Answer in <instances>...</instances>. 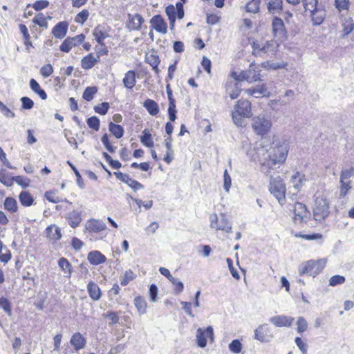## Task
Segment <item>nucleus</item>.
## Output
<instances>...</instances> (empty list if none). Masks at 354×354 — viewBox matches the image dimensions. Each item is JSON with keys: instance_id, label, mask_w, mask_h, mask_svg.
<instances>
[{"instance_id": "nucleus-52", "label": "nucleus", "mask_w": 354, "mask_h": 354, "mask_svg": "<svg viewBox=\"0 0 354 354\" xmlns=\"http://www.w3.org/2000/svg\"><path fill=\"white\" fill-rule=\"evenodd\" d=\"M354 29V24L353 19L349 18L345 23L343 24V33L344 35L350 34Z\"/></svg>"}, {"instance_id": "nucleus-5", "label": "nucleus", "mask_w": 354, "mask_h": 354, "mask_svg": "<svg viewBox=\"0 0 354 354\" xmlns=\"http://www.w3.org/2000/svg\"><path fill=\"white\" fill-rule=\"evenodd\" d=\"M325 259H319L317 261L310 260L302 263L299 267V272L301 275L308 274L315 277L322 271L326 265Z\"/></svg>"}, {"instance_id": "nucleus-46", "label": "nucleus", "mask_w": 354, "mask_h": 354, "mask_svg": "<svg viewBox=\"0 0 354 354\" xmlns=\"http://www.w3.org/2000/svg\"><path fill=\"white\" fill-rule=\"evenodd\" d=\"M97 89L95 86L87 87L82 95V97L86 101H91L93 98V95L97 93Z\"/></svg>"}, {"instance_id": "nucleus-33", "label": "nucleus", "mask_w": 354, "mask_h": 354, "mask_svg": "<svg viewBox=\"0 0 354 354\" xmlns=\"http://www.w3.org/2000/svg\"><path fill=\"white\" fill-rule=\"evenodd\" d=\"M30 87L32 91L37 93L42 100L47 98V94L44 90L41 89L39 83L35 80H30Z\"/></svg>"}, {"instance_id": "nucleus-38", "label": "nucleus", "mask_w": 354, "mask_h": 354, "mask_svg": "<svg viewBox=\"0 0 354 354\" xmlns=\"http://www.w3.org/2000/svg\"><path fill=\"white\" fill-rule=\"evenodd\" d=\"M261 1V0H251L249 1L245 6L246 12L254 14L258 13L259 12Z\"/></svg>"}, {"instance_id": "nucleus-37", "label": "nucleus", "mask_w": 354, "mask_h": 354, "mask_svg": "<svg viewBox=\"0 0 354 354\" xmlns=\"http://www.w3.org/2000/svg\"><path fill=\"white\" fill-rule=\"evenodd\" d=\"M0 182L7 187H11L13 185V177L10 176L6 169L0 170Z\"/></svg>"}, {"instance_id": "nucleus-15", "label": "nucleus", "mask_w": 354, "mask_h": 354, "mask_svg": "<svg viewBox=\"0 0 354 354\" xmlns=\"http://www.w3.org/2000/svg\"><path fill=\"white\" fill-rule=\"evenodd\" d=\"M150 24L153 29L162 34H166L167 31V25L160 15L153 16L151 20Z\"/></svg>"}, {"instance_id": "nucleus-13", "label": "nucleus", "mask_w": 354, "mask_h": 354, "mask_svg": "<svg viewBox=\"0 0 354 354\" xmlns=\"http://www.w3.org/2000/svg\"><path fill=\"white\" fill-rule=\"evenodd\" d=\"M245 91L247 94L254 96L256 98L269 97L270 95V92L266 84L257 85L255 87L246 89Z\"/></svg>"}, {"instance_id": "nucleus-51", "label": "nucleus", "mask_w": 354, "mask_h": 354, "mask_svg": "<svg viewBox=\"0 0 354 354\" xmlns=\"http://www.w3.org/2000/svg\"><path fill=\"white\" fill-rule=\"evenodd\" d=\"M297 332L299 333H301L304 331H306L308 328V323L304 317H299L297 322Z\"/></svg>"}, {"instance_id": "nucleus-49", "label": "nucleus", "mask_w": 354, "mask_h": 354, "mask_svg": "<svg viewBox=\"0 0 354 354\" xmlns=\"http://www.w3.org/2000/svg\"><path fill=\"white\" fill-rule=\"evenodd\" d=\"M74 44L71 40V37H67L61 44L59 49L62 52L68 53L74 47Z\"/></svg>"}, {"instance_id": "nucleus-23", "label": "nucleus", "mask_w": 354, "mask_h": 354, "mask_svg": "<svg viewBox=\"0 0 354 354\" xmlns=\"http://www.w3.org/2000/svg\"><path fill=\"white\" fill-rule=\"evenodd\" d=\"M87 290L90 297L93 301H98L101 297V291L98 285L93 281H91L87 285Z\"/></svg>"}, {"instance_id": "nucleus-17", "label": "nucleus", "mask_w": 354, "mask_h": 354, "mask_svg": "<svg viewBox=\"0 0 354 354\" xmlns=\"http://www.w3.org/2000/svg\"><path fill=\"white\" fill-rule=\"evenodd\" d=\"M272 32L275 37H283L286 35L283 21L281 18L275 17L272 22Z\"/></svg>"}, {"instance_id": "nucleus-2", "label": "nucleus", "mask_w": 354, "mask_h": 354, "mask_svg": "<svg viewBox=\"0 0 354 354\" xmlns=\"http://www.w3.org/2000/svg\"><path fill=\"white\" fill-rule=\"evenodd\" d=\"M306 10L310 12L313 24H322L326 17V10L324 6L318 4V0H301Z\"/></svg>"}, {"instance_id": "nucleus-47", "label": "nucleus", "mask_w": 354, "mask_h": 354, "mask_svg": "<svg viewBox=\"0 0 354 354\" xmlns=\"http://www.w3.org/2000/svg\"><path fill=\"white\" fill-rule=\"evenodd\" d=\"M276 46L272 41H268L262 46V53L274 55L276 52Z\"/></svg>"}, {"instance_id": "nucleus-1", "label": "nucleus", "mask_w": 354, "mask_h": 354, "mask_svg": "<svg viewBox=\"0 0 354 354\" xmlns=\"http://www.w3.org/2000/svg\"><path fill=\"white\" fill-rule=\"evenodd\" d=\"M288 149V143L284 140L273 142L269 149H266L261 145L257 147L255 150L260 165V171L268 176L272 171L279 168L286 160Z\"/></svg>"}, {"instance_id": "nucleus-40", "label": "nucleus", "mask_w": 354, "mask_h": 354, "mask_svg": "<svg viewBox=\"0 0 354 354\" xmlns=\"http://www.w3.org/2000/svg\"><path fill=\"white\" fill-rule=\"evenodd\" d=\"M146 60L152 67L153 70L156 72V73L158 74L159 73V69L158 66L160 63L158 57L153 54H151L147 56Z\"/></svg>"}, {"instance_id": "nucleus-11", "label": "nucleus", "mask_w": 354, "mask_h": 354, "mask_svg": "<svg viewBox=\"0 0 354 354\" xmlns=\"http://www.w3.org/2000/svg\"><path fill=\"white\" fill-rule=\"evenodd\" d=\"M272 338L273 335L267 324L260 325L254 330V339L261 342H269Z\"/></svg>"}, {"instance_id": "nucleus-48", "label": "nucleus", "mask_w": 354, "mask_h": 354, "mask_svg": "<svg viewBox=\"0 0 354 354\" xmlns=\"http://www.w3.org/2000/svg\"><path fill=\"white\" fill-rule=\"evenodd\" d=\"M243 348L242 344L239 339H234L230 344H229V349L231 352L238 354L241 353V350Z\"/></svg>"}, {"instance_id": "nucleus-7", "label": "nucleus", "mask_w": 354, "mask_h": 354, "mask_svg": "<svg viewBox=\"0 0 354 354\" xmlns=\"http://www.w3.org/2000/svg\"><path fill=\"white\" fill-rule=\"evenodd\" d=\"M260 71H261L257 67H256L254 64H251L248 70L241 72L239 75V77L236 79L239 81L245 80L249 83L261 81L262 80Z\"/></svg>"}, {"instance_id": "nucleus-57", "label": "nucleus", "mask_w": 354, "mask_h": 354, "mask_svg": "<svg viewBox=\"0 0 354 354\" xmlns=\"http://www.w3.org/2000/svg\"><path fill=\"white\" fill-rule=\"evenodd\" d=\"M88 15V11L87 10H83L77 15L75 21L77 23L83 24L87 20Z\"/></svg>"}, {"instance_id": "nucleus-36", "label": "nucleus", "mask_w": 354, "mask_h": 354, "mask_svg": "<svg viewBox=\"0 0 354 354\" xmlns=\"http://www.w3.org/2000/svg\"><path fill=\"white\" fill-rule=\"evenodd\" d=\"M109 129L116 138L119 139L124 135L123 127L119 124H115L112 122L109 124Z\"/></svg>"}, {"instance_id": "nucleus-54", "label": "nucleus", "mask_w": 354, "mask_h": 354, "mask_svg": "<svg viewBox=\"0 0 354 354\" xmlns=\"http://www.w3.org/2000/svg\"><path fill=\"white\" fill-rule=\"evenodd\" d=\"M32 21L40 27L47 28L48 26L47 21L43 14H38L36 15L33 18Z\"/></svg>"}, {"instance_id": "nucleus-22", "label": "nucleus", "mask_w": 354, "mask_h": 354, "mask_svg": "<svg viewBox=\"0 0 354 354\" xmlns=\"http://www.w3.org/2000/svg\"><path fill=\"white\" fill-rule=\"evenodd\" d=\"M66 218L73 228L77 227L82 221L81 213L73 210L66 215Z\"/></svg>"}, {"instance_id": "nucleus-3", "label": "nucleus", "mask_w": 354, "mask_h": 354, "mask_svg": "<svg viewBox=\"0 0 354 354\" xmlns=\"http://www.w3.org/2000/svg\"><path fill=\"white\" fill-rule=\"evenodd\" d=\"M272 127L270 118L266 115H259L252 119V128L255 133L264 136L268 134Z\"/></svg>"}, {"instance_id": "nucleus-6", "label": "nucleus", "mask_w": 354, "mask_h": 354, "mask_svg": "<svg viewBox=\"0 0 354 354\" xmlns=\"http://www.w3.org/2000/svg\"><path fill=\"white\" fill-rule=\"evenodd\" d=\"M329 214L328 203L325 198H317L313 208V216L316 221H324Z\"/></svg>"}, {"instance_id": "nucleus-53", "label": "nucleus", "mask_w": 354, "mask_h": 354, "mask_svg": "<svg viewBox=\"0 0 354 354\" xmlns=\"http://www.w3.org/2000/svg\"><path fill=\"white\" fill-rule=\"evenodd\" d=\"M232 186V179L227 170L225 169L223 174V188L226 192H229L230 189Z\"/></svg>"}, {"instance_id": "nucleus-25", "label": "nucleus", "mask_w": 354, "mask_h": 354, "mask_svg": "<svg viewBox=\"0 0 354 354\" xmlns=\"http://www.w3.org/2000/svg\"><path fill=\"white\" fill-rule=\"evenodd\" d=\"M122 82L124 87L129 89L133 88L136 83L135 71H127L124 75V77L123 78Z\"/></svg>"}, {"instance_id": "nucleus-14", "label": "nucleus", "mask_w": 354, "mask_h": 354, "mask_svg": "<svg viewBox=\"0 0 354 354\" xmlns=\"http://www.w3.org/2000/svg\"><path fill=\"white\" fill-rule=\"evenodd\" d=\"M85 228L90 232H100L104 230L106 225L102 220L91 218L86 221Z\"/></svg>"}, {"instance_id": "nucleus-42", "label": "nucleus", "mask_w": 354, "mask_h": 354, "mask_svg": "<svg viewBox=\"0 0 354 354\" xmlns=\"http://www.w3.org/2000/svg\"><path fill=\"white\" fill-rule=\"evenodd\" d=\"M140 142L147 147H152L153 146V141L152 140L151 135L147 131V129L142 131V135L140 137Z\"/></svg>"}, {"instance_id": "nucleus-9", "label": "nucleus", "mask_w": 354, "mask_h": 354, "mask_svg": "<svg viewBox=\"0 0 354 354\" xmlns=\"http://www.w3.org/2000/svg\"><path fill=\"white\" fill-rule=\"evenodd\" d=\"M294 221L295 223L301 224L306 223L310 218V213L305 205L301 203H296L294 206Z\"/></svg>"}, {"instance_id": "nucleus-45", "label": "nucleus", "mask_w": 354, "mask_h": 354, "mask_svg": "<svg viewBox=\"0 0 354 354\" xmlns=\"http://www.w3.org/2000/svg\"><path fill=\"white\" fill-rule=\"evenodd\" d=\"M349 0H335V6L337 10L341 12L348 11L349 8Z\"/></svg>"}, {"instance_id": "nucleus-32", "label": "nucleus", "mask_w": 354, "mask_h": 354, "mask_svg": "<svg viewBox=\"0 0 354 354\" xmlns=\"http://www.w3.org/2000/svg\"><path fill=\"white\" fill-rule=\"evenodd\" d=\"M134 304L140 315H144L147 313V304L143 297L140 296L135 297Z\"/></svg>"}, {"instance_id": "nucleus-64", "label": "nucleus", "mask_w": 354, "mask_h": 354, "mask_svg": "<svg viewBox=\"0 0 354 354\" xmlns=\"http://www.w3.org/2000/svg\"><path fill=\"white\" fill-rule=\"evenodd\" d=\"M53 72V68L51 64H46L43 66L40 70L41 75L44 77H49Z\"/></svg>"}, {"instance_id": "nucleus-58", "label": "nucleus", "mask_w": 354, "mask_h": 354, "mask_svg": "<svg viewBox=\"0 0 354 354\" xmlns=\"http://www.w3.org/2000/svg\"><path fill=\"white\" fill-rule=\"evenodd\" d=\"M109 108V103L107 102H102L97 106H95L94 110L96 113L101 114V115H105Z\"/></svg>"}, {"instance_id": "nucleus-30", "label": "nucleus", "mask_w": 354, "mask_h": 354, "mask_svg": "<svg viewBox=\"0 0 354 354\" xmlns=\"http://www.w3.org/2000/svg\"><path fill=\"white\" fill-rule=\"evenodd\" d=\"M93 35L100 45H103V41L108 37V34L100 26H97L94 28Z\"/></svg>"}, {"instance_id": "nucleus-56", "label": "nucleus", "mask_w": 354, "mask_h": 354, "mask_svg": "<svg viewBox=\"0 0 354 354\" xmlns=\"http://www.w3.org/2000/svg\"><path fill=\"white\" fill-rule=\"evenodd\" d=\"M14 181L17 183L19 185L21 186L24 188L28 187L29 186L30 180L24 178L21 176H17L13 177Z\"/></svg>"}, {"instance_id": "nucleus-31", "label": "nucleus", "mask_w": 354, "mask_h": 354, "mask_svg": "<svg viewBox=\"0 0 354 354\" xmlns=\"http://www.w3.org/2000/svg\"><path fill=\"white\" fill-rule=\"evenodd\" d=\"M305 180L304 176L301 173L297 171L290 178V183L292 185L295 190H299Z\"/></svg>"}, {"instance_id": "nucleus-44", "label": "nucleus", "mask_w": 354, "mask_h": 354, "mask_svg": "<svg viewBox=\"0 0 354 354\" xmlns=\"http://www.w3.org/2000/svg\"><path fill=\"white\" fill-rule=\"evenodd\" d=\"M0 308L1 309H3V310L8 316H11V315H12L11 304L8 299L3 297L0 298Z\"/></svg>"}, {"instance_id": "nucleus-50", "label": "nucleus", "mask_w": 354, "mask_h": 354, "mask_svg": "<svg viewBox=\"0 0 354 354\" xmlns=\"http://www.w3.org/2000/svg\"><path fill=\"white\" fill-rule=\"evenodd\" d=\"M89 128L98 131L100 129V120L96 116L88 118L86 120Z\"/></svg>"}, {"instance_id": "nucleus-19", "label": "nucleus", "mask_w": 354, "mask_h": 354, "mask_svg": "<svg viewBox=\"0 0 354 354\" xmlns=\"http://www.w3.org/2000/svg\"><path fill=\"white\" fill-rule=\"evenodd\" d=\"M87 259L91 264L96 266L104 263L106 259L100 252L95 250L88 254Z\"/></svg>"}, {"instance_id": "nucleus-39", "label": "nucleus", "mask_w": 354, "mask_h": 354, "mask_svg": "<svg viewBox=\"0 0 354 354\" xmlns=\"http://www.w3.org/2000/svg\"><path fill=\"white\" fill-rule=\"evenodd\" d=\"M286 66V63L283 62H274L273 61H266L261 63V66L266 69H279L283 68Z\"/></svg>"}, {"instance_id": "nucleus-63", "label": "nucleus", "mask_w": 354, "mask_h": 354, "mask_svg": "<svg viewBox=\"0 0 354 354\" xmlns=\"http://www.w3.org/2000/svg\"><path fill=\"white\" fill-rule=\"evenodd\" d=\"M170 281L175 286V290L177 293H180L183 292L184 289V285L179 279L174 277L171 279Z\"/></svg>"}, {"instance_id": "nucleus-41", "label": "nucleus", "mask_w": 354, "mask_h": 354, "mask_svg": "<svg viewBox=\"0 0 354 354\" xmlns=\"http://www.w3.org/2000/svg\"><path fill=\"white\" fill-rule=\"evenodd\" d=\"M10 251L6 248H3V243L0 241V261L6 263L10 261Z\"/></svg>"}, {"instance_id": "nucleus-26", "label": "nucleus", "mask_w": 354, "mask_h": 354, "mask_svg": "<svg viewBox=\"0 0 354 354\" xmlns=\"http://www.w3.org/2000/svg\"><path fill=\"white\" fill-rule=\"evenodd\" d=\"M282 0H268V12L272 15L279 14L282 11Z\"/></svg>"}, {"instance_id": "nucleus-28", "label": "nucleus", "mask_w": 354, "mask_h": 354, "mask_svg": "<svg viewBox=\"0 0 354 354\" xmlns=\"http://www.w3.org/2000/svg\"><path fill=\"white\" fill-rule=\"evenodd\" d=\"M143 106L151 115H156L159 113L158 104L153 100L147 99Z\"/></svg>"}, {"instance_id": "nucleus-12", "label": "nucleus", "mask_w": 354, "mask_h": 354, "mask_svg": "<svg viewBox=\"0 0 354 354\" xmlns=\"http://www.w3.org/2000/svg\"><path fill=\"white\" fill-rule=\"evenodd\" d=\"M234 111L243 118H250L252 115L251 103L247 100H239L234 106Z\"/></svg>"}, {"instance_id": "nucleus-35", "label": "nucleus", "mask_w": 354, "mask_h": 354, "mask_svg": "<svg viewBox=\"0 0 354 354\" xmlns=\"http://www.w3.org/2000/svg\"><path fill=\"white\" fill-rule=\"evenodd\" d=\"M4 209L11 213H15L18 210L17 201L11 197H7L3 203Z\"/></svg>"}, {"instance_id": "nucleus-34", "label": "nucleus", "mask_w": 354, "mask_h": 354, "mask_svg": "<svg viewBox=\"0 0 354 354\" xmlns=\"http://www.w3.org/2000/svg\"><path fill=\"white\" fill-rule=\"evenodd\" d=\"M19 201L23 206L29 207L34 201L33 197L26 191H22L19 196Z\"/></svg>"}, {"instance_id": "nucleus-62", "label": "nucleus", "mask_w": 354, "mask_h": 354, "mask_svg": "<svg viewBox=\"0 0 354 354\" xmlns=\"http://www.w3.org/2000/svg\"><path fill=\"white\" fill-rule=\"evenodd\" d=\"M351 181L341 180H340V196L344 197L348 191L351 188L350 186Z\"/></svg>"}, {"instance_id": "nucleus-60", "label": "nucleus", "mask_w": 354, "mask_h": 354, "mask_svg": "<svg viewBox=\"0 0 354 354\" xmlns=\"http://www.w3.org/2000/svg\"><path fill=\"white\" fill-rule=\"evenodd\" d=\"M176 102H169L168 114H169V118L171 121L174 122L176 119Z\"/></svg>"}, {"instance_id": "nucleus-16", "label": "nucleus", "mask_w": 354, "mask_h": 354, "mask_svg": "<svg viewBox=\"0 0 354 354\" xmlns=\"http://www.w3.org/2000/svg\"><path fill=\"white\" fill-rule=\"evenodd\" d=\"M269 321L277 327L290 326L294 318L286 315H277L270 318Z\"/></svg>"}, {"instance_id": "nucleus-20", "label": "nucleus", "mask_w": 354, "mask_h": 354, "mask_svg": "<svg viewBox=\"0 0 354 354\" xmlns=\"http://www.w3.org/2000/svg\"><path fill=\"white\" fill-rule=\"evenodd\" d=\"M68 30V24L65 21L59 22L52 30L53 34L56 38H64Z\"/></svg>"}, {"instance_id": "nucleus-61", "label": "nucleus", "mask_w": 354, "mask_h": 354, "mask_svg": "<svg viewBox=\"0 0 354 354\" xmlns=\"http://www.w3.org/2000/svg\"><path fill=\"white\" fill-rule=\"evenodd\" d=\"M101 141L102 142V144L104 145V146L105 147V148L110 152V153H113L115 152V149H116V147H113L110 142H109V137L107 136V134H104L102 136V138H101Z\"/></svg>"}, {"instance_id": "nucleus-8", "label": "nucleus", "mask_w": 354, "mask_h": 354, "mask_svg": "<svg viewBox=\"0 0 354 354\" xmlns=\"http://www.w3.org/2000/svg\"><path fill=\"white\" fill-rule=\"evenodd\" d=\"M210 227L215 230H223L226 232H230L232 226L223 214H221V218L218 220L216 214L210 216Z\"/></svg>"}, {"instance_id": "nucleus-27", "label": "nucleus", "mask_w": 354, "mask_h": 354, "mask_svg": "<svg viewBox=\"0 0 354 354\" xmlns=\"http://www.w3.org/2000/svg\"><path fill=\"white\" fill-rule=\"evenodd\" d=\"M143 21L142 17L140 15L136 14L131 19L127 26L130 30H138Z\"/></svg>"}, {"instance_id": "nucleus-10", "label": "nucleus", "mask_w": 354, "mask_h": 354, "mask_svg": "<svg viewBox=\"0 0 354 354\" xmlns=\"http://www.w3.org/2000/svg\"><path fill=\"white\" fill-rule=\"evenodd\" d=\"M209 338L212 342L214 339V330L212 326H208L205 330L199 328L196 331V340L197 344L201 348H204L207 345L206 338Z\"/></svg>"}, {"instance_id": "nucleus-43", "label": "nucleus", "mask_w": 354, "mask_h": 354, "mask_svg": "<svg viewBox=\"0 0 354 354\" xmlns=\"http://www.w3.org/2000/svg\"><path fill=\"white\" fill-rule=\"evenodd\" d=\"M136 278L134 272L129 269L126 270L124 275L120 278V283L122 286H127L129 281L133 280Z\"/></svg>"}, {"instance_id": "nucleus-29", "label": "nucleus", "mask_w": 354, "mask_h": 354, "mask_svg": "<svg viewBox=\"0 0 354 354\" xmlns=\"http://www.w3.org/2000/svg\"><path fill=\"white\" fill-rule=\"evenodd\" d=\"M58 265L64 272L65 277L70 278L72 273V266L70 262L66 258L62 257L58 261Z\"/></svg>"}, {"instance_id": "nucleus-59", "label": "nucleus", "mask_w": 354, "mask_h": 354, "mask_svg": "<svg viewBox=\"0 0 354 354\" xmlns=\"http://www.w3.org/2000/svg\"><path fill=\"white\" fill-rule=\"evenodd\" d=\"M103 317L109 318V325L115 324L119 322V317L118 314L113 311H108L106 314L103 315Z\"/></svg>"}, {"instance_id": "nucleus-18", "label": "nucleus", "mask_w": 354, "mask_h": 354, "mask_svg": "<svg viewBox=\"0 0 354 354\" xmlns=\"http://www.w3.org/2000/svg\"><path fill=\"white\" fill-rule=\"evenodd\" d=\"M70 342L76 351H79L85 346L86 341L80 333H75L72 335Z\"/></svg>"}, {"instance_id": "nucleus-24", "label": "nucleus", "mask_w": 354, "mask_h": 354, "mask_svg": "<svg viewBox=\"0 0 354 354\" xmlns=\"http://www.w3.org/2000/svg\"><path fill=\"white\" fill-rule=\"evenodd\" d=\"M46 231L47 237L50 240L57 241L62 237L61 230L55 225H50Z\"/></svg>"}, {"instance_id": "nucleus-21", "label": "nucleus", "mask_w": 354, "mask_h": 354, "mask_svg": "<svg viewBox=\"0 0 354 354\" xmlns=\"http://www.w3.org/2000/svg\"><path fill=\"white\" fill-rule=\"evenodd\" d=\"M98 61V57H96L93 53H90L82 59L81 65L84 69L89 70L92 68Z\"/></svg>"}, {"instance_id": "nucleus-4", "label": "nucleus", "mask_w": 354, "mask_h": 354, "mask_svg": "<svg viewBox=\"0 0 354 354\" xmlns=\"http://www.w3.org/2000/svg\"><path fill=\"white\" fill-rule=\"evenodd\" d=\"M269 190L281 205L285 203L286 185L279 176L270 175Z\"/></svg>"}, {"instance_id": "nucleus-55", "label": "nucleus", "mask_w": 354, "mask_h": 354, "mask_svg": "<svg viewBox=\"0 0 354 354\" xmlns=\"http://www.w3.org/2000/svg\"><path fill=\"white\" fill-rule=\"evenodd\" d=\"M345 277L341 275H334L329 280V285L336 286L345 282Z\"/></svg>"}]
</instances>
